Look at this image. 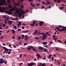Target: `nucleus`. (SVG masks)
I'll list each match as a JSON object with an SVG mask.
<instances>
[{
  "mask_svg": "<svg viewBox=\"0 0 66 66\" xmlns=\"http://www.w3.org/2000/svg\"><path fill=\"white\" fill-rule=\"evenodd\" d=\"M46 38H42L43 40H44V39H45Z\"/></svg>",
  "mask_w": 66,
  "mask_h": 66,
  "instance_id": "nucleus-59",
  "label": "nucleus"
},
{
  "mask_svg": "<svg viewBox=\"0 0 66 66\" xmlns=\"http://www.w3.org/2000/svg\"><path fill=\"white\" fill-rule=\"evenodd\" d=\"M15 20H18V18L17 17H16V18H15L14 19Z\"/></svg>",
  "mask_w": 66,
  "mask_h": 66,
  "instance_id": "nucleus-60",
  "label": "nucleus"
},
{
  "mask_svg": "<svg viewBox=\"0 0 66 66\" xmlns=\"http://www.w3.org/2000/svg\"><path fill=\"white\" fill-rule=\"evenodd\" d=\"M4 12V11L3 10H2L1 7H0V12L2 13Z\"/></svg>",
  "mask_w": 66,
  "mask_h": 66,
  "instance_id": "nucleus-11",
  "label": "nucleus"
},
{
  "mask_svg": "<svg viewBox=\"0 0 66 66\" xmlns=\"http://www.w3.org/2000/svg\"><path fill=\"white\" fill-rule=\"evenodd\" d=\"M42 3L43 4H45V2H42Z\"/></svg>",
  "mask_w": 66,
  "mask_h": 66,
  "instance_id": "nucleus-58",
  "label": "nucleus"
},
{
  "mask_svg": "<svg viewBox=\"0 0 66 66\" xmlns=\"http://www.w3.org/2000/svg\"><path fill=\"white\" fill-rule=\"evenodd\" d=\"M8 7H9V8L10 9H11V7H12V5H10V4H9Z\"/></svg>",
  "mask_w": 66,
  "mask_h": 66,
  "instance_id": "nucleus-13",
  "label": "nucleus"
},
{
  "mask_svg": "<svg viewBox=\"0 0 66 66\" xmlns=\"http://www.w3.org/2000/svg\"><path fill=\"white\" fill-rule=\"evenodd\" d=\"M10 0H8V1H7L8 3H10Z\"/></svg>",
  "mask_w": 66,
  "mask_h": 66,
  "instance_id": "nucleus-43",
  "label": "nucleus"
},
{
  "mask_svg": "<svg viewBox=\"0 0 66 66\" xmlns=\"http://www.w3.org/2000/svg\"><path fill=\"white\" fill-rule=\"evenodd\" d=\"M23 64V63H19V65H21L22 64Z\"/></svg>",
  "mask_w": 66,
  "mask_h": 66,
  "instance_id": "nucleus-45",
  "label": "nucleus"
},
{
  "mask_svg": "<svg viewBox=\"0 0 66 66\" xmlns=\"http://www.w3.org/2000/svg\"><path fill=\"white\" fill-rule=\"evenodd\" d=\"M21 23L20 21L19 22V23H18V27H19L20 26V25L21 24Z\"/></svg>",
  "mask_w": 66,
  "mask_h": 66,
  "instance_id": "nucleus-10",
  "label": "nucleus"
},
{
  "mask_svg": "<svg viewBox=\"0 0 66 66\" xmlns=\"http://www.w3.org/2000/svg\"><path fill=\"white\" fill-rule=\"evenodd\" d=\"M15 9V7L13 8H12V9H11L9 10V11H14V10Z\"/></svg>",
  "mask_w": 66,
  "mask_h": 66,
  "instance_id": "nucleus-12",
  "label": "nucleus"
},
{
  "mask_svg": "<svg viewBox=\"0 0 66 66\" xmlns=\"http://www.w3.org/2000/svg\"><path fill=\"white\" fill-rule=\"evenodd\" d=\"M8 14L9 15H11L12 14V12L10 11Z\"/></svg>",
  "mask_w": 66,
  "mask_h": 66,
  "instance_id": "nucleus-15",
  "label": "nucleus"
},
{
  "mask_svg": "<svg viewBox=\"0 0 66 66\" xmlns=\"http://www.w3.org/2000/svg\"><path fill=\"white\" fill-rule=\"evenodd\" d=\"M28 30H27V31H23V32L26 33V32H28Z\"/></svg>",
  "mask_w": 66,
  "mask_h": 66,
  "instance_id": "nucleus-39",
  "label": "nucleus"
},
{
  "mask_svg": "<svg viewBox=\"0 0 66 66\" xmlns=\"http://www.w3.org/2000/svg\"><path fill=\"white\" fill-rule=\"evenodd\" d=\"M52 55H50L48 56V58L50 59L51 57H52Z\"/></svg>",
  "mask_w": 66,
  "mask_h": 66,
  "instance_id": "nucleus-30",
  "label": "nucleus"
},
{
  "mask_svg": "<svg viewBox=\"0 0 66 66\" xmlns=\"http://www.w3.org/2000/svg\"><path fill=\"white\" fill-rule=\"evenodd\" d=\"M44 24V22L43 21H41L40 22H39V25H40V26H41L43 25Z\"/></svg>",
  "mask_w": 66,
  "mask_h": 66,
  "instance_id": "nucleus-7",
  "label": "nucleus"
},
{
  "mask_svg": "<svg viewBox=\"0 0 66 66\" xmlns=\"http://www.w3.org/2000/svg\"><path fill=\"white\" fill-rule=\"evenodd\" d=\"M12 34H14L15 33V30H12Z\"/></svg>",
  "mask_w": 66,
  "mask_h": 66,
  "instance_id": "nucleus-20",
  "label": "nucleus"
},
{
  "mask_svg": "<svg viewBox=\"0 0 66 66\" xmlns=\"http://www.w3.org/2000/svg\"><path fill=\"white\" fill-rule=\"evenodd\" d=\"M36 22L35 21L33 22V23L32 24H30V26L31 27H33L34 26L35 24V23Z\"/></svg>",
  "mask_w": 66,
  "mask_h": 66,
  "instance_id": "nucleus-5",
  "label": "nucleus"
},
{
  "mask_svg": "<svg viewBox=\"0 0 66 66\" xmlns=\"http://www.w3.org/2000/svg\"><path fill=\"white\" fill-rule=\"evenodd\" d=\"M42 7L43 9H44V6H42Z\"/></svg>",
  "mask_w": 66,
  "mask_h": 66,
  "instance_id": "nucleus-63",
  "label": "nucleus"
},
{
  "mask_svg": "<svg viewBox=\"0 0 66 66\" xmlns=\"http://www.w3.org/2000/svg\"><path fill=\"white\" fill-rule=\"evenodd\" d=\"M44 51L45 52H47V49H46V48H44Z\"/></svg>",
  "mask_w": 66,
  "mask_h": 66,
  "instance_id": "nucleus-24",
  "label": "nucleus"
},
{
  "mask_svg": "<svg viewBox=\"0 0 66 66\" xmlns=\"http://www.w3.org/2000/svg\"><path fill=\"white\" fill-rule=\"evenodd\" d=\"M3 27H5L6 26V25L5 24H3Z\"/></svg>",
  "mask_w": 66,
  "mask_h": 66,
  "instance_id": "nucleus-37",
  "label": "nucleus"
},
{
  "mask_svg": "<svg viewBox=\"0 0 66 66\" xmlns=\"http://www.w3.org/2000/svg\"><path fill=\"white\" fill-rule=\"evenodd\" d=\"M11 52L10 51H9L8 52V54H10V53H11Z\"/></svg>",
  "mask_w": 66,
  "mask_h": 66,
  "instance_id": "nucleus-42",
  "label": "nucleus"
},
{
  "mask_svg": "<svg viewBox=\"0 0 66 66\" xmlns=\"http://www.w3.org/2000/svg\"><path fill=\"white\" fill-rule=\"evenodd\" d=\"M64 29V30H66V27H65L64 28V29Z\"/></svg>",
  "mask_w": 66,
  "mask_h": 66,
  "instance_id": "nucleus-53",
  "label": "nucleus"
},
{
  "mask_svg": "<svg viewBox=\"0 0 66 66\" xmlns=\"http://www.w3.org/2000/svg\"><path fill=\"white\" fill-rule=\"evenodd\" d=\"M30 4L32 5L31 6L32 7H34L35 6V5H32V3H30Z\"/></svg>",
  "mask_w": 66,
  "mask_h": 66,
  "instance_id": "nucleus-22",
  "label": "nucleus"
},
{
  "mask_svg": "<svg viewBox=\"0 0 66 66\" xmlns=\"http://www.w3.org/2000/svg\"><path fill=\"white\" fill-rule=\"evenodd\" d=\"M22 25L23 26H26L25 24V23H22Z\"/></svg>",
  "mask_w": 66,
  "mask_h": 66,
  "instance_id": "nucleus-55",
  "label": "nucleus"
},
{
  "mask_svg": "<svg viewBox=\"0 0 66 66\" xmlns=\"http://www.w3.org/2000/svg\"><path fill=\"white\" fill-rule=\"evenodd\" d=\"M61 28H62V29H63V28H65V27L64 26H62Z\"/></svg>",
  "mask_w": 66,
  "mask_h": 66,
  "instance_id": "nucleus-56",
  "label": "nucleus"
},
{
  "mask_svg": "<svg viewBox=\"0 0 66 66\" xmlns=\"http://www.w3.org/2000/svg\"><path fill=\"white\" fill-rule=\"evenodd\" d=\"M20 13H22H22H23V14H24L25 13V12H24V11H22Z\"/></svg>",
  "mask_w": 66,
  "mask_h": 66,
  "instance_id": "nucleus-29",
  "label": "nucleus"
},
{
  "mask_svg": "<svg viewBox=\"0 0 66 66\" xmlns=\"http://www.w3.org/2000/svg\"><path fill=\"white\" fill-rule=\"evenodd\" d=\"M9 51V49H8L7 48H6L5 49V51L7 52Z\"/></svg>",
  "mask_w": 66,
  "mask_h": 66,
  "instance_id": "nucleus-31",
  "label": "nucleus"
},
{
  "mask_svg": "<svg viewBox=\"0 0 66 66\" xmlns=\"http://www.w3.org/2000/svg\"><path fill=\"white\" fill-rule=\"evenodd\" d=\"M38 47H39V50H43L44 49L43 47H41V46H38Z\"/></svg>",
  "mask_w": 66,
  "mask_h": 66,
  "instance_id": "nucleus-8",
  "label": "nucleus"
},
{
  "mask_svg": "<svg viewBox=\"0 0 66 66\" xmlns=\"http://www.w3.org/2000/svg\"><path fill=\"white\" fill-rule=\"evenodd\" d=\"M9 28V27H8V26H7L6 27V28H5V30H6V29H7V28Z\"/></svg>",
  "mask_w": 66,
  "mask_h": 66,
  "instance_id": "nucleus-51",
  "label": "nucleus"
},
{
  "mask_svg": "<svg viewBox=\"0 0 66 66\" xmlns=\"http://www.w3.org/2000/svg\"><path fill=\"white\" fill-rule=\"evenodd\" d=\"M0 2H3V3H5V0H1V1H0Z\"/></svg>",
  "mask_w": 66,
  "mask_h": 66,
  "instance_id": "nucleus-18",
  "label": "nucleus"
},
{
  "mask_svg": "<svg viewBox=\"0 0 66 66\" xmlns=\"http://www.w3.org/2000/svg\"><path fill=\"white\" fill-rule=\"evenodd\" d=\"M37 6H39L40 5V4H37Z\"/></svg>",
  "mask_w": 66,
  "mask_h": 66,
  "instance_id": "nucleus-62",
  "label": "nucleus"
},
{
  "mask_svg": "<svg viewBox=\"0 0 66 66\" xmlns=\"http://www.w3.org/2000/svg\"><path fill=\"white\" fill-rule=\"evenodd\" d=\"M27 44H28V43H24V44L23 45H26Z\"/></svg>",
  "mask_w": 66,
  "mask_h": 66,
  "instance_id": "nucleus-47",
  "label": "nucleus"
},
{
  "mask_svg": "<svg viewBox=\"0 0 66 66\" xmlns=\"http://www.w3.org/2000/svg\"><path fill=\"white\" fill-rule=\"evenodd\" d=\"M3 48H4V49H7V48H6V47H3Z\"/></svg>",
  "mask_w": 66,
  "mask_h": 66,
  "instance_id": "nucleus-52",
  "label": "nucleus"
},
{
  "mask_svg": "<svg viewBox=\"0 0 66 66\" xmlns=\"http://www.w3.org/2000/svg\"><path fill=\"white\" fill-rule=\"evenodd\" d=\"M35 32L33 33V34H38V30H36L35 31Z\"/></svg>",
  "mask_w": 66,
  "mask_h": 66,
  "instance_id": "nucleus-9",
  "label": "nucleus"
},
{
  "mask_svg": "<svg viewBox=\"0 0 66 66\" xmlns=\"http://www.w3.org/2000/svg\"><path fill=\"white\" fill-rule=\"evenodd\" d=\"M42 44L45 45H46L47 44V43L46 42H43Z\"/></svg>",
  "mask_w": 66,
  "mask_h": 66,
  "instance_id": "nucleus-21",
  "label": "nucleus"
},
{
  "mask_svg": "<svg viewBox=\"0 0 66 66\" xmlns=\"http://www.w3.org/2000/svg\"><path fill=\"white\" fill-rule=\"evenodd\" d=\"M61 2V1L60 0H59L58 1V3H60Z\"/></svg>",
  "mask_w": 66,
  "mask_h": 66,
  "instance_id": "nucleus-46",
  "label": "nucleus"
},
{
  "mask_svg": "<svg viewBox=\"0 0 66 66\" xmlns=\"http://www.w3.org/2000/svg\"><path fill=\"white\" fill-rule=\"evenodd\" d=\"M16 13L18 14L20 12V11L18 9H16Z\"/></svg>",
  "mask_w": 66,
  "mask_h": 66,
  "instance_id": "nucleus-4",
  "label": "nucleus"
},
{
  "mask_svg": "<svg viewBox=\"0 0 66 66\" xmlns=\"http://www.w3.org/2000/svg\"><path fill=\"white\" fill-rule=\"evenodd\" d=\"M3 5L2 3L1 2H0V5L1 6H2Z\"/></svg>",
  "mask_w": 66,
  "mask_h": 66,
  "instance_id": "nucleus-25",
  "label": "nucleus"
},
{
  "mask_svg": "<svg viewBox=\"0 0 66 66\" xmlns=\"http://www.w3.org/2000/svg\"><path fill=\"white\" fill-rule=\"evenodd\" d=\"M29 46L30 47H28V49H27L28 50H30L31 49V48H32V49L33 48V47H32V46H31L30 45H29Z\"/></svg>",
  "mask_w": 66,
  "mask_h": 66,
  "instance_id": "nucleus-3",
  "label": "nucleus"
},
{
  "mask_svg": "<svg viewBox=\"0 0 66 66\" xmlns=\"http://www.w3.org/2000/svg\"><path fill=\"white\" fill-rule=\"evenodd\" d=\"M33 50V51H34V52H37L38 51H37L35 49V48H33V50Z\"/></svg>",
  "mask_w": 66,
  "mask_h": 66,
  "instance_id": "nucleus-17",
  "label": "nucleus"
},
{
  "mask_svg": "<svg viewBox=\"0 0 66 66\" xmlns=\"http://www.w3.org/2000/svg\"><path fill=\"white\" fill-rule=\"evenodd\" d=\"M24 35H22V39H23V38H24Z\"/></svg>",
  "mask_w": 66,
  "mask_h": 66,
  "instance_id": "nucleus-28",
  "label": "nucleus"
},
{
  "mask_svg": "<svg viewBox=\"0 0 66 66\" xmlns=\"http://www.w3.org/2000/svg\"><path fill=\"white\" fill-rule=\"evenodd\" d=\"M28 37H25V40H27V39H28Z\"/></svg>",
  "mask_w": 66,
  "mask_h": 66,
  "instance_id": "nucleus-40",
  "label": "nucleus"
},
{
  "mask_svg": "<svg viewBox=\"0 0 66 66\" xmlns=\"http://www.w3.org/2000/svg\"><path fill=\"white\" fill-rule=\"evenodd\" d=\"M42 37L43 38H47V36H46L45 35H43Z\"/></svg>",
  "mask_w": 66,
  "mask_h": 66,
  "instance_id": "nucleus-19",
  "label": "nucleus"
},
{
  "mask_svg": "<svg viewBox=\"0 0 66 66\" xmlns=\"http://www.w3.org/2000/svg\"><path fill=\"white\" fill-rule=\"evenodd\" d=\"M22 15V13H20V14H19V16H21Z\"/></svg>",
  "mask_w": 66,
  "mask_h": 66,
  "instance_id": "nucleus-32",
  "label": "nucleus"
},
{
  "mask_svg": "<svg viewBox=\"0 0 66 66\" xmlns=\"http://www.w3.org/2000/svg\"><path fill=\"white\" fill-rule=\"evenodd\" d=\"M27 65H28V66H32V65H34V62H33L31 63H28Z\"/></svg>",
  "mask_w": 66,
  "mask_h": 66,
  "instance_id": "nucleus-2",
  "label": "nucleus"
},
{
  "mask_svg": "<svg viewBox=\"0 0 66 66\" xmlns=\"http://www.w3.org/2000/svg\"><path fill=\"white\" fill-rule=\"evenodd\" d=\"M20 57L21 58L22 57V55L21 54L20 55Z\"/></svg>",
  "mask_w": 66,
  "mask_h": 66,
  "instance_id": "nucleus-61",
  "label": "nucleus"
},
{
  "mask_svg": "<svg viewBox=\"0 0 66 66\" xmlns=\"http://www.w3.org/2000/svg\"><path fill=\"white\" fill-rule=\"evenodd\" d=\"M47 4L49 5V4H50V3H51L50 2H47Z\"/></svg>",
  "mask_w": 66,
  "mask_h": 66,
  "instance_id": "nucleus-48",
  "label": "nucleus"
},
{
  "mask_svg": "<svg viewBox=\"0 0 66 66\" xmlns=\"http://www.w3.org/2000/svg\"><path fill=\"white\" fill-rule=\"evenodd\" d=\"M48 32H46V33L45 35H48Z\"/></svg>",
  "mask_w": 66,
  "mask_h": 66,
  "instance_id": "nucleus-54",
  "label": "nucleus"
},
{
  "mask_svg": "<svg viewBox=\"0 0 66 66\" xmlns=\"http://www.w3.org/2000/svg\"><path fill=\"white\" fill-rule=\"evenodd\" d=\"M18 39L19 40H20V39H21V37H20L19 36V37H18Z\"/></svg>",
  "mask_w": 66,
  "mask_h": 66,
  "instance_id": "nucleus-36",
  "label": "nucleus"
},
{
  "mask_svg": "<svg viewBox=\"0 0 66 66\" xmlns=\"http://www.w3.org/2000/svg\"><path fill=\"white\" fill-rule=\"evenodd\" d=\"M36 55L38 56V57H40V55L39 54H37Z\"/></svg>",
  "mask_w": 66,
  "mask_h": 66,
  "instance_id": "nucleus-23",
  "label": "nucleus"
},
{
  "mask_svg": "<svg viewBox=\"0 0 66 66\" xmlns=\"http://www.w3.org/2000/svg\"><path fill=\"white\" fill-rule=\"evenodd\" d=\"M3 61V59H0V61L2 62Z\"/></svg>",
  "mask_w": 66,
  "mask_h": 66,
  "instance_id": "nucleus-41",
  "label": "nucleus"
},
{
  "mask_svg": "<svg viewBox=\"0 0 66 66\" xmlns=\"http://www.w3.org/2000/svg\"><path fill=\"white\" fill-rule=\"evenodd\" d=\"M17 31H21V29H20L19 28L17 30Z\"/></svg>",
  "mask_w": 66,
  "mask_h": 66,
  "instance_id": "nucleus-35",
  "label": "nucleus"
},
{
  "mask_svg": "<svg viewBox=\"0 0 66 66\" xmlns=\"http://www.w3.org/2000/svg\"><path fill=\"white\" fill-rule=\"evenodd\" d=\"M62 26L61 25H59L58 26V27H56V28H60V29H61V27H62Z\"/></svg>",
  "mask_w": 66,
  "mask_h": 66,
  "instance_id": "nucleus-14",
  "label": "nucleus"
},
{
  "mask_svg": "<svg viewBox=\"0 0 66 66\" xmlns=\"http://www.w3.org/2000/svg\"><path fill=\"white\" fill-rule=\"evenodd\" d=\"M58 41L60 43H61V40L60 39H59L58 40Z\"/></svg>",
  "mask_w": 66,
  "mask_h": 66,
  "instance_id": "nucleus-38",
  "label": "nucleus"
},
{
  "mask_svg": "<svg viewBox=\"0 0 66 66\" xmlns=\"http://www.w3.org/2000/svg\"><path fill=\"white\" fill-rule=\"evenodd\" d=\"M64 8V7H60L59 9H60L61 10L63 9Z\"/></svg>",
  "mask_w": 66,
  "mask_h": 66,
  "instance_id": "nucleus-34",
  "label": "nucleus"
},
{
  "mask_svg": "<svg viewBox=\"0 0 66 66\" xmlns=\"http://www.w3.org/2000/svg\"><path fill=\"white\" fill-rule=\"evenodd\" d=\"M20 5V3H15V6H16L17 5Z\"/></svg>",
  "mask_w": 66,
  "mask_h": 66,
  "instance_id": "nucleus-16",
  "label": "nucleus"
},
{
  "mask_svg": "<svg viewBox=\"0 0 66 66\" xmlns=\"http://www.w3.org/2000/svg\"><path fill=\"white\" fill-rule=\"evenodd\" d=\"M63 66H65V64L64 63L63 64Z\"/></svg>",
  "mask_w": 66,
  "mask_h": 66,
  "instance_id": "nucleus-64",
  "label": "nucleus"
},
{
  "mask_svg": "<svg viewBox=\"0 0 66 66\" xmlns=\"http://www.w3.org/2000/svg\"><path fill=\"white\" fill-rule=\"evenodd\" d=\"M53 39H54V40H56L57 39H58V38H56L53 37Z\"/></svg>",
  "mask_w": 66,
  "mask_h": 66,
  "instance_id": "nucleus-33",
  "label": "nucleus"
},
{
  "mask_svg": "<svg viewBox=\"0 0 66 66\" xmlns=\"http://www.w3.org/2000/svg\"><path fill=\"white\" fill-rule=\"evenodd\" d=\"M11 38L12 39H15V37H11Z\"/></svg>",
  "mask_w": 66,
  "mask_h": 66,
  "instance_id": "nucleus-44",
  "label": "nucleus"
},
{
  "mask_svg": "<svg viewBox=\"0 0 66 66\" xmlns=\"http://www.w3.org/2000/svg\"><path fill=\"white\" fill-rule=\"evenodd\" d=\"M45 66V63H44L42 64V66Z\"/></svg>",
  "mask_w": 66,
  "mask_h": 66,
  "instance_id": "nucleus-27",
  "label": "nucleus"
},
{
  "mask_svg": "<svg viewBox=\"0 0 66 66\" xmlns=\"http://www.w3.org/2000/svg\"><path fill=\"white\" fill-rule=\"evenodd\" d=\"M61 6H65L66 5H64L63 4H62Z\"/></svg>",
  "mask_w": 66,
  "mask_h": 66,
  "instance_id": "nucleus-49",
  "label": "nucleus"
},
{
  "mask_svg": "<svg viewBox=\"0 0 66 66\" xmlns=\"http://www.w3.org/2000/svg\"><path fill=\"white\" fill-rule=\"evenodd\" d=\"M13 28H14V29H15V30H16L17 29L16 26H14V27H13Z\"/></svg>",
  "mask_w": 66,
  "mask_h": 66,
  "instance_id": "nucleus-26",
  "label": "nucleus"
},
{
  "mask_svg": "<svg viewBox=\"0 0 66 66\" xmlns=\"http://www.w3.org/2000/svg\"><path fill=\"white\" fill-rule=\"evenodd\" d=\"M4 63L2 61H0V64H2L3 63Z\"/></svg>",
  "mask_w": 66,
  "mask_h": 66,
  "instance_id": "nucleus-50",
  "label": "nucleus"
},
{
  "mask_svg": "<svg viewBox=\"0 0 66 66\" xmlns=\"http://www.w3.org/2000/svg\"><path fill=\"white\" fill-rule=\"evenodd\" d=\"M56 29L58 31H59V32H62V31H66V30H64V29H60L59 28H58L57 27L56 28Z\"/></svg>",
  "mask_w": 66,
  "mask_h": 66,
  "instance_id": "nucleus-1",
  "label": "nucleus"
},
{
  "mask_svg": "<svg viewBox=\"0 0 66 66\" xmlns=\"http://www.w3.org/2000/svg\"><path fill=\"white\" fill-rule=\"evenodd\" d=\"M8 23L9 25H11L12 23H13V22L10 20H9L8 21Z\"/></svg>",
  "mask_w": 66,
  "mask_h": 66,
  "instance_id": "nucleus-6",
  "label": "nucleus"
},
{
  "mask_svg": "<svg viewBox=\"0 0 66 66\" xmlns=\"http://www.w3.org/2000/svg\"><path fill=\"white\" fill-rule=\"evenodd\" d=\"M3 16L4 17V18H6V15H4Z\"/></svg>",
  "mask_w": 66,
  "mask_h": 66,
  "instance_id": "nucleus-57",
  "label": "nucleus"
}]
</instances>
